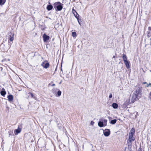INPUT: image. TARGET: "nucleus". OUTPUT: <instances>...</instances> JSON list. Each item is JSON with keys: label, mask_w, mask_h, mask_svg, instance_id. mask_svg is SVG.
Listing matches in <instances>:
<instances>
[{"label": "nucleus", "mask_w": 151, "mask_h": 151, "mask_svg": "<svg viewBox=\"0 0 151 151\" xmlns=\"http://www.w3.org/2000/svg\"><path fill=\"white\" fill-rule=\"evenodd\" d=\"M78 20V23L79 24L81 25V22H82L81 20V19H80L79 18L77 19Z\"/></svg>", "instance_id": "obj_26"}, {"label": "nucleus", "mask_w": 151, "mask_h": 151, "mask_svg": "<svg viewBox=\"0 0 151 151\" xmlns=\"http://www.w3.org/2000/svg\"><path fill=\"white\" fill-rule=\"evenodd\" d=\"M122 57L124 62L128 61L127 60V57L125 54H123Z\"/></svg>", "instance_id": "obj_17"}, {"label": "nucleus", "mask_w": 151, "mask_h": 151, "mask_svg": "<svg viewBox=\"0 0 151 151\" xmlns=\"http://www.w3.org/2000/svg\"><path fill=\"white\" fill-rule=\"evenodd\" d=\"M12 43V42L9 41H8V44L9 45H11Z\"/></svg>", "instance_id": "obj_31"}, {"label": "nucleus", "mask_w": 151, "mask_h": 151, "mask_svg": "<svg viewBox=\"0 0 151 151\" xmlns=\"http://www.w3.org/2000/svg\"><path fill=\"white\" fill-rule=\"evenodd\" d=\"M103 133L104 135L106 137L109 136L110 134V131L109 129H105L104 130Z\"/></svg>", "instance_id": "obj_5"}, {"label": "nucleus", "mask_w": 151, "mask_h": 151, "mask_svg": "<svg viewBox=\"0 0 151 151\" xmlns=\"http://www.w3.org/2000/svg\"><path fill=\"white\" fill-rule=\"evenodd\" d=\"M21 129L18 127L17 129H15L14 131V133L16 135H17L18 134L20 133L21 132Z\"/></svg>", "instance_id": "obj_9"}, {"label": "nucleus", "mask_w": 151, "mask_h": 151, "mask_svg": "<svg viewBox=\"0 0 151 151\" xmlns=\"http://www.w3.org/2000/svg\"><path fill=\"white\" fill-rule=\"evenodd\" d=\"M53 5L54 8L55 9L56 11H60L63 8V4L59 1L54 3Z\"/></svg>", "instance_id": "obj_1"}, {"label": "nucleus", "mask_w": 151, "mask_h": 151, "mask_svg": "<svg viewBox=\"0 0 151 151\" xmlns=\"http://www.w3.org/2000/svg\"><path fill=\"white\" fill-rule=\"evenodd\" d=\"M49 4L47 5L46 7L47 10L48 11L51 10L53 9L52 5L50 4V2Z\"/></svg>", "instance_id": "obj_10"}, {"label": "nucleus", "mask_w": 151, "mask_h": 151, "mask_svg": "<svg viewBox=\"0 0 151 151\" xmlns=\"http://www.w3.org/2000/svg\"><path fill=\"white\" fill-rule=\"evenodd\" d=\"M29 93L30 94L32 98H34L35 97L33 94L32 93Z\"/></svg>", "instance_id": "obj_30"}, {"label": "nucleus", "mask_w": 151, "mask_h": 151, "mask_svg": "<svg viewBox=\"0 0 151 151\" xmlns=\"http://www.w3.org/2000/svg\"><path fill=\"white\" fill-rule=\"evenodd\" d=\"M107 119H104L103 120V122L104 123V126H106L107 125Z\"/></svg>", "instance_id": "obj_24"}, {"label": "nucleus", "mask_w": 151, "mask_h": 151, "mask_svg": "<svg viewBox=\"0 0 151 151\" xmlns=\"http://www.w3.org/2000/svg\"><path fill=\"white\" fill-rule=\"evenodd\" d=\"M112 106L113 108L116 109L118 108V105L116 103H114L112 104Z\"/></svg>", "instance_id": "obj_18"}, {"label": "nucleus", "mask_w": 151, "mask_h": 151, "mask_svg": "<svg viewBox=\"0 0 151 151\" xmlns=\"http://www.w3.org/2000/svg\"><path fill=\"white\" fill-rule=\"evenodd\" d=\"M129 99L126 100L125 102L124 103L125 105L126 106H127L128 105L130 104V103H129Z\"/></svg>", "instance_id": "obj_21"}, {"label": "nucleus", "mask_w": 151, "mask_h": 151, "mask_svg": "<svg viewBox=\"0 0 151 151\" xmlns=\"http://www.w3.org/2000/svg\"><path fill=\"white\" fill-rule=\"evenodd\" d=\"M143 83V84H147V85H148L147 83V82H144V83ZM148 86V85H147V86Z\"/></svg>", "instance_id": "obj_35"}, {"label": "nucleus", "mask_w": 151, "mask_h": 151, "mask_svg": "<svg viewBox=\"0 0 151 151\" xmlns=\"http://www.w3.org/2000/svg\"><path fill=\"white\" fill-rule=\"evenodd\" d=\"M149 85H150V86L151 87V83H149Z\"/></svg>", "instance_id": "obj_40"}, {"label": "nucleus", "mask_w": 151, "mask_h": 151, "mask_svg": "<svg viewBox=\"0 0 151 151\" xmlns=\"http://www.w3.org/2000/svg\"><path fill=\"white\" fill-rule=\"evenodd\" d=\"M6 0H0V5H4L5 3Z\"/></svg>", "instance_id": "obj_20"}, {"label": "nucleus", "mask_w": 151, "mask_h": 151, "mask_svg": "<svg viewBox=\"0 0 151 151\" xmlns=\"http://www.w3.org/2000/svg\"><path fill=\"white\" fill-rule=\"evenodd\" d=\"M134 113H135V118H137V116L138 115V113L136 111L135 112H134Z\"/></svg>", "instance_id": "obj_29"}, {"label": "nucleus", "mask_w": 151, "mask_h": 151, "mask_svg": "<svg viewBox=\"0 0 151 151\" xmlns=\"http://www.w3.org/2000/svg\"><path fill=\"white\" fill-rule=\"evenodd\" d=\"M7 98H8V100L9 101H12L13 99V96L12 95L10 94L8 96Z\"/></svg>", "instance_id": "obj_12"}, {"label": "nucleus", "mask_w": 151, "mask_h": 151, "mask_svg": "<svg viewBox=\"0 0 151 151\" xmlns=\"http://www.w3.org/2000/svg\"><path fill=\"white\" fill-rule=\"evenodd\" d=\"M147 37H149L151 36V34L150 31H147Z\"/></svg>", "instance_id": "obj_25"}, {"label": "nucleus", "mask_w": 151, "mask_h": 151, "mask_svg": "<svg viewBox=\"0 0 151 151\" xmlns=\"http://www.w3.org/2000/svg\"><path fill=\"white\" fill-rule=\"evenodd\" d=\"M150 40H151V38L150 39Z\"/></svg>", "instance_id": "obj_42"}, {"label": "nucleus", "mask_w": 151, "mask_h": 151, "mask_svg": "<svg viewBox=\"0 0 151 151\" xmlns=\"http://www.w3.org/2000/svg\"><path fill=\"white\" fill-rule=\"evenodd\" d=\"M115 58V57L114 55L113 56V58Z\"/></svg>", "instance_id": "obj_39"}, {"label": "nucleus", "mask_w": 151, "mask_h": 151, "mask_svg": "<svg viewBox=\"0 0 151 151\" xmlns=\"http://www.w3.org/2000/svg\"><path fill=\"white\" fill-rule=\"evenodd\" d=\"M41 65L43 66L44 68L47 69L49 66L50 64L48 62H47L46 63H45V62H44L42 63Z\"/></svg>", "instance_id": "obj_6"}, {"label": "nucleus", "mask_w": 151, "mask_h": 151, "mask_svg": "<svg viewBox=\"0 0 151 151\" xmlns=\"http://www.w3.org/2000/svg\"><path fill=\"white\" fill-rule=\"evenodd\" d=\"M73 14L74 16L77 19L79 18V15L77 13H76V14Z\"/></svg>", "instance_id": "obj_23"}, {"label": "nucleus", "mask_w": 151, "mask_h": 151, "mask_svg": "<svg viewBox=\"0 0 151 151\" xmlns=\"http://www.w3.org/2000/svg\"><path fill=\"white\" fill-rule=\"evenodd\" d=\"M142 92V89L140 87L137 88L136 90L134 92V93L138 96Z\"/></svg>", "instance_id": "obj_7"}, {"label": "nucleus", "mask_w": 151, "mask_h": 151, "mask_svg": "<svg viewBox=\"0 0 151 151\" xmlns=\"http://www.w3.org/2000/svg\"><path fill=\"white\" fill-rule=\"evenodd\" d=\"M72 35L73 37H75L76 36V32H72Z\"/></svg>", "instance_id": "obj_27"}, {"label": "nucleus", "mask_w": 151, "mask_h": 151, "mask_svg": "<svg viewBox=\"0 0 151 151\" xmlns=\"http://www.w3.org/2000/svg\"><path fill=\"white\" fill-rule=\"evenodd\" d=\"M138 99V96L133 93L131 100V103H134L135 101H137Z\"/></svg>", "instance_id": "obj_3"}, {"label": "nucleus", "mask_w": 151, "mask_h": 151, "mask_svg": "<svg viewBox=\"0 0 151 151\" xmlns=\"http://www.w3.org/2000/svg\"><path fill=\"white\" fill-rule=\"evenodd\" d=\"M116 121L117 120L116 119L112 120L110 121V123L112 124H114L116 123Z\"/></svg>", "instance_id": "obj_19"}, {"label": "nucleus", "mask_w": 151, "mask_h": 151, "mask_svg": "<svg viewBox=\"0 0 151 151\" xmlns=\"http://www.w3.org/2000/svg\"><path fill=\"white\" fill-rule=\"evenodd\" d=\"M126 68L127 69H129L130 68V62L128 61L124 62Z\"/></svg>", "instance_id": "obj_13"}, {"label": "nucleus", "mask_w": 151, "mask_h": 151, "mask_svg": "<svg viewBox=\"0 0 151 151\" xmlns=\"http://www.w3.org/2000/svg\"><path fill=\"white\" fill-rule=\"evenodd\" d=\"M62 81H60L59 83V84H61L62 83Z\"/></svg>", "instance_id": "obj_38"}, {"label": "nucleus", "mask_w": 151, "mask_h": 151, "mask_svg": "<svg viewBox=\"0 0 151 151\" xmlns=\"http://www.w3.org/2000/svg\"><path fill=\"white\" fill-rule=\"evenodd\" d=\"M11 34L10 36V38L9 39V40L10 41H12H12L14 40V34H12V33L11 32L10 33H9V34Z\"/></svg>", "instance_id": "obj_15"}, {"label": "nucleus", "mask_w": 151, "mask_h": 151, "mask_svg": "<svg viewBox=\"0 0 151 151\" xmlns=\"http://www.w3.org/2000/svg\"><path fill=\"white\" fill-rule=\"evenodd\" d=\"M112 97V94L111 93L109 95V98H111Z\"/></svg>", "instance_id": "obj_32"}, {"label": "nucleus", "mask_w": 151, "mask_h": 151, "mask_svg": "<svg viewBox=\"0 0 151 151\" xmlns=\"http://www.w3.org/2000/svg\"><path fill=\"white\" fill-rule=\"evenodd\" d=\"M135 129L134 128H132L130 131L129 135H134L135 133Z\"/></svg>", "instance_id": "obj_16"}, {"label": "nucleus", "mask_w": 151, "mask_h": 151, "mask_svg": "<svg viewBox=\"0 0 151 151\" xmlns=\"http://www.w3.org/2000/svg\"><path fill=\"white\" fill-rule=\"evenodd\" d=\"M94 123V122L93 121H92L91 122V124L92 125H93V124Z\"/></svg>", "instance_id": "obj_33"}, {"label": "nucleus", "mask_w": 151, "mask_h": 151, "mask_svg": "<svg viewBox=\"0 0 151 151\" xmlns=\"http://www.w3.org/2000/svg\"><path fill=\"white\" fill-rule=\"evenodd\" d=\"M50 39V37L47 35L45 33L43 35V40L44 42H46Z\"/></svg>", "instance_id": "obj_8"}, {"label": "nucleus", "mask_w": 151, "mask_h": 151, "mask_svg": "<svg viewBox=\"0 0 151 151\" xmlns=\"http://www.w3.org/2000/svg\"><path fill=\"white\" fill-rule=\"evenodd\" d=\"M72 12L73 14H75V13H77L76 11L73 8L72 9Z\"/></svg>", "instance_id": "obj_28"}, {"label": "nucleus", "mask_w": 151, "mask_h": 151, "mask_svg": "<svg viewBox=\"0 0 151 151\" xmlns=\"http://www.w3.org/2000/svg\"><path fill=\"white\" fill-rule=\"evenodd\" d=\"M135 138L133 135H129L128 140L127 141V143L132 144V142L134 141L135 140Z\"/></svg>", "instance_id": "obj_4"}, {"label": "nucleus", "mask_w": 151, "mask_h": 151, "mask_svg": "<svg viewBox=\"0 0 151 151\" xmlns=\"http://www.w3.org/2000/svg\"><path fill=\"white\" fill-rule=\"evenodd\" d=\"M148 29L149 30H151V27H149L148 28Z\"/></svg>", "instance_id": "obj_34"}, {"label": "nucleus", "mask_w": 151, "mask_h": 151, "mask_svg": "<svg viewBox=\"0 0 151 151\" xmlns=\"http://www.w3.org/2000/svg\"><path fill=\"white\" fill-rule=\"evenodd\" d=\"M9 134V136L10 135H14L13 133V130H10L8 132Z\"/></svg>", "instance_id": "obj_22"}, {"label": "nucleus", "mask_w": 151, "mask_h": 151, "mask_svg": "<svg viewBox=\"0 0 151 151\" xmlns=\"http://www.w3.org/2000/svg\"><path fill=\"white\" fill-rule=\"evenodd\" d=\"M0 93L1 96L4 97L6 93V92L4 88H2V90L0 91Z\"/></svg>", "instance_id": "obj_11"}, {"label": "nucleus", "mask_w": 151, "mask_h": 151, "mask_svg": "<svg viewBox=\"0 0 151 151\" xmlns=\"http://www.w3.org/2000/svg\"><path fill=\"white\" fill-rule=\"evenodd\" d=\"M138 151H142V149H141V148H140L139 149V150H138Z\"/></svg>", "instance_id": "obj_36"}, {"label": "nucleus", "mask_w": 151, "mask_h": 151, "mask_svg": "<svg viewBox=\"0 0 151 151\" xmlns=\"http://www.w3.org/2000/svg\"><path fill=\"white\" fill-rule=\"evenodd\" d=\"M55 86V84H53L51 85L52 86Z\"/></svg>", "instance_id": "obj_37"}, {"label": "nucleus", "mask_w": 151, "mask_h": 151, "mask_svg": "<svg viewBox=\"0 0 151 151\" xmlns=\"http://www.w3.org/2000/svg\"><path fill=\"white\" fill-rule=\"evenodd\" d=\"M50 85H51V84H50V83H49V86H50Z\"/></svg>", "instance_id": "obj_41"}, {"label": "nucleus", "mask_w": 151, "mask_h": 151, "mask_svg": "<svg viewBox=\"0 0 151 151\" xmlns=\"http://www.w3.org/2000/svg\"><path fill=\"white\" fill-rule=\"evenodd\" d=\"M52 91L53 93H55L57 92L56 96L59 97L61 94V91L58 88H54L52 89Z\"/></svg>", "instance_id": "obj_2"}, {"label": "nucleus", "mask_w": 151, "mask_h": 151, "mask_svg": "<svg viewBox=\"0 0 151 151\" xmlns=\"http://www.w3.org/2000/svg\"><path fill=\"white\" fill-rule=\"evenodd\" d=\"M98 125L99 127H104V123L103 122L99 121L98 123Z\"/></svg>", "instance_id": "obj_14"}]
</instances>
